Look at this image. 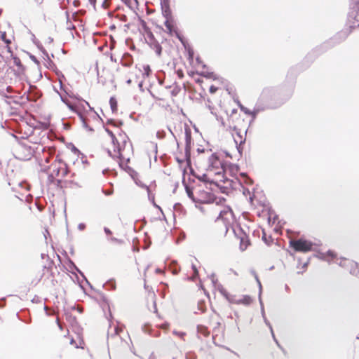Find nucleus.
<instances>
[{
  "mask_svg": "<svg viewBox=\"0 0 359 359\" xmlns=\"http://www.w3.org/2000/svg\"><path fill=\"white\" fill-rule=\"evenodd\" d=\"M43 0H29V4L31 6L35 7L41 5Z\"/></svg>",
  "mask_w": 359,
  "mask_h": 359,
  "instance_id": "25",
  "label": "nucleus"
},
{
  "mask_svg": "<svg viewBox=\"0 0 359 359\" xmlns=\"http://www.w3.org/2000/svg\"><path fill=\"white\" fill-rule=\"evenodd\" d=\"M201 180L221 187H224L227 181L224 175V167H221V170L217 168H206V171L202 175Z\"/></svg>",
  "mask_w": 359,
  "mask_h": 359,
  "instance_id": "5",
  "label": "nucleus"
},
{
  "mask_svg": "<svg viewBox=\"0 0 359 359\" xmlns=\"http://www.w3.org/2000/svg\"><path fill=\"white\" fill-rule=\"evenodd\" d=\"M88 2L93 6L94 8L96 7V0H88Z\"/></svg>",
  "mask_w": 359,
  "mask_h": 359,
  "instance_id": "30",
  "label": "nucleus"
},
{
  "mask_svg": "<svg viewBox=\"0 0 359 359\" xmlns=\"http://www.w3.org/2000/svg\"><path fill=\"white\" fill-rule=\"evenodd\" d=\"M18 62H16V64L20 63V59H18Z\"/></svg>",
  "mask_w": 359,
  "mask_h": 359,
  "instance_id": "39",
  "label": "nucleus"
},
{
  "mask_svg": "<svg viewBox=\"0 0 359 359\" xmlns=\"http://www.w3.org/2000/svg\"><path fill=\"white\" fill-rule=\"evenodd\" d=\"M111 107L113 110H114L116 108V103L115 101H114L113 99H111L110 100Z\"/></svg>",
  "mask_w": 359,
  "mask_h": 359,
  "instance_id": "28",
  "label": "nucleus"
},
{
  "mask_svg": "<svg viewBox=\"0 0 359 359\" xmlns=\"http://www.w3.org/2000/svg\"><path fill=\"white\" fill-rule=\"evenodd\" d=\"M18 62H16V64L20 63V59H18Z\"/></svg>",
  "mask_w": 359,
  "mask_h": 359,
  "instance_id": "40",
  "label": "nucleus"
},
{
  "mask_svg": "<svg viewBox=\"0 0 359 359\" xmlns=\"http://www.w3.org/2000/svg\"><path fill=\"white\" fill-rule=\"evenodd\" d=\"M112 240H114V241H118L119 243H121V241H118V240H117L116 238H112Z\"/></svg>",
  "mask_w": 359,
  "mask_h": 359,
  "instance_id": "38",
  "label": "nucleus"
},
{
  "mask_svg": "<svg viewBox=\"0 0 359 359\" xmlns=\"http://www.w3.org/2000/svg\"><path fill=\"white\" fill-rule=\"evenodd\" d=\"M106 131L109 135L114 146L112 156L122 162L129 161L130 154L132 151V144L127 135L118 129L115 133L109 129H107Z\"/></svg>",
  "mask_w": 359,
  "mask_h": 359,
  "instance_id": "2",
  "label": "nucleus"
},
{
  "mask_svg": "<svg viewBox=\"0 0 359 359\" xmlns=\"http://www.w3.org/2000/svg\"><path fill=\"white\" fill-rule=\"evenodd\" d=\"M104 232L109 236L112 234L111 231L108 228H104Z\"/></svg>",
  "mask_w": 359,
  "mask_h": 359,
  "instance_id": "32",
  "label": "nucleus"
},
{
  "mask_svg": "<svg viewBox=\"0 0 359 359\" xmlns=\"http://www.w3.org/2000/svg\"><path fill=\"white\" fill-rule=\"evenodd\" d=\"M156 272H157V273H161V272H162V271H161V269H156Z\"/></svg>",
  "mask_w": 359,
  "mask_h": 359,
  "instance_id": "37",
  "label": "nucleus"
},
{
  "mask_svg": "<svg viewBox=\"0 0 359 359\" xmlns=\"http://www.w3.org/2000/svg\"><path fill=\"white\" fill-rule=\"evenodd\" d=\"M221 167H223L222 161L216 154H211L208 160L207 168H217L221 170Z\"/></svg>",
  "mask_w": 359,
  "mask_h": 359,
  "instance_id": "13",
  "label": "nucleus"
},
{
  "mask_svg": "<svg viewBox=\"0 0 359 359\" xmlns=\"http://www.w3.org/2000/svg\"><path fill=\"white\" fill-rule=\"evenodd\" d=\"M175 158L184 170H186L188 167H190L191 157L188 147L185 148L184 154H177Z\"/></svg>",
  "mask_w": 359,
  "mask_h": 359,
  "instance_id": "10",
  "label": "nucleus"
},
{
  "mask_svg": "<svg viewBox=\"0 0 359 359\" xmlns=\"http://www.w3.org/2000/svg\"><path fill=\"white\" fill-rule=\"evenodd\" d=\"M112 0H104L102 4V7L104 9H107L110 7Z\"/></svg>",
  "mask_w": 359,
  "mask_h": 359,
  "instance_id": "26",
  "label": "nucleus"
},
{
  "mask_svg": "<svg viewBox=\"0 0 359 359\" xmlns=\"http://www.w3.org/2000/svg\"><path fill=\"white\" fill-rule=\"evenodd\" d=\"M165 91L169 95V98H173L177 96L180 92L181 91V88L176 83H174L172 85L166 86Z\"/></svg>",
  "mask_w": 359,
  "mask_h": 359,
  "instance_id": "16",
  "label": "nucleus"
},
{
  "mask_svg": "<svg viewBox=\"0 0 359 359\" xmlns=\"http://www.w3.org/2000/svg\"><path fill=\"white\" fill-rule=\"evenodd\" d=\"M56 322H57V324L60 330H62L63 327H62V324L60 323V320H59L58 318H57Z\"/></svg>",
  "mask_w": 359,
  "mask_h": 359,
  "instance_id": "31",
  "label": "nucleus"
},
{
  "mask_svg": "<svg viewBox=\"0 0 359 359\" xmlns=\"http://www.w3.org/2000/svg\"><path fill=\"white\" fill-rule=\"evenodd\" d=\"M210 78H212L215 81V84L209 85V92L210 94H215L217 92H222L224 87V82L222 79L216 78L215 75L211 74Z\"/></svg>",
  "mask_w": 359,
  "mask_h": 359,
  "instance_id": "12",
  "label": "nucleus"
},
{
  "mask_svg": "<svg viewBox=\"0 0 359 359\" xmlns=\"http://www.w3.org/2000/svg\"><path fill=\"white\" fill-rule=\"evenodd\" d=\"M209 108H210V109L211 110V113H212V114L217 115V113H216L215 111H214V109H213V108H212L210 105H209Z\"/></svg>",
  "mask_w": 359,
  "mask_h": 359,
  "instance_id": "35",
  "label": "nucleus"
},
{
  "mask_svg": "<svg viewBox=\"0 0 359 359\" xmlns=\"http://www.w3.org/2000/svg\"><path fill=\"white\" fill-rule=\"evenodd\" d=\"M314 244L313 242L304 238L297 240L290 239L289 246L294 250V252L307 253L313 249Z\"/></svg>",
  "mask_w": 359,
  "mask_h": 359,
  "instance_id": "7",
  "label": "nucleus"
},
{
  "mask_svg": "<svg viewBox=\"0 0 359 359\" xmlns=\"http://www.w3.org/2000/svg\"><path fill=\"white\" fill-rule=\"evenodd\" d=\"M177 74L179 79H182L184 76L183 72L181 69H179L177 71Z\"/></svg>",
  "mask_w": 359,
  "mask_h": 359,
  "instance_id": "29",
  "label": "nucleus"
},
{
  "mask_svg": "<svg viewBox=\"0 0 359 359\" xmlns=\"http://www.w3.org/2000/svg\"><path fill=\"white\" fill-rule=\"evenodd\" d=\"M153 97L158 100H166L169 99V95L165 91V88H161V89H158L156 90L153 94Z\"/></svg>",
  "mask_w": 359,
  "mask_h": 359,
  "instance_id": "17",
  "label": "nucleus"
},
{
  "mask_svg": "<svg viewBox=\"0 0 359 359\" xmlns=\"http://www.w3.org/2000/svg\"><path fill=\"white\" fill-rule=\"evenodd\" d=\"M233 212L229 208H224L210 226V234L213 240L221 241L225 238L229 226L233 222Z\"/></svg>",
  "mask_w": 359,
  "mask_h": 359,
  "instance_id": "3",
  "label": "nucleus"
},
{
  "mask_svg": "<svg viewBox=\"0 0 359 359\" xmlns=\"http://www.w3.org/2000/svg\"><path fill=\"white\" fill-rule=\"evenodd\" d=\"M70 344L72 346H74L76 348H79V347H81V344H83V341H81L79 344H78L74 339H71Z\"/></svg>",
  "mask_w": 359,
  "mask_h": 359,
  "instance_id": "27",
  "label": "nucleus"
},
{
  "mask_svg": "<svg viewBox=\"0 0 359 359\" xmlns=\"http://www.w3.org/2000/svg\"><path fill=\"white\" fill-rule=\"evenodd\" d=\"M128 7L133 8L137 6V0H121Z\"/></svg>",
  "mask_w": 359,
  "mask_h": 359,
  "instance_id": "22",
  "label": "nucleus"
},
{
  "mask_svg": "<svg viewBox=\"0 0 359 359\" xmlns=\"http://www.w3.org/2000/svg\"><path fill=\"white\" fill-rule=\"evenodd\" d=\"M337 261H339L338 264L342 267H348L350 266V273H354V270L358 267L357 263L355 262L345 258L337 259Z\"/></svg>",
  "mask_w": 359,
  "mask_h": 359,
  "instance_id": "14",
  "label": "nucleus"
},
{
  "mask_svg": "<svg viewBox=\"0 0 359 359\" xmlns=\"http://www.w3.org/2000/svg\"><path fill=\"white\" fill-rule=\"evenodd\" d=\"M161 4L163 15L165 17V18H170L171 10L169 5V1L162 0Z\"/></svg>",
  "mask_w": 359,
  "mask_h": 359,
  "instance_id": "18",
  "label": "nucleus"
},
{
  "mask_svg": "<svg viewBox=\"0 0 359 359\" xmlns=\"http://www.w3.org/2000/svg\"><path fill=\"white\" fill-rule=\"evenodd\" d=\"M55 149L53 147H49L48 148V151H49V154H53L55 152Z\"/></svg>",
  "mask_w": 359,
  "mask_h": 359,
  "instance_id": "33",
  "label": "nucleus"
},
{
  "mask_svg": "<svg viewBox=\"0 0 359 359\" xmlns=\"http://www.w3.org/2000/svg\"><path fill=\"white\" fill-rule=\"evenodd\" d=\"M6 32L0 34V55L6 59L13 56V52L10 46L11 40L6 37Z\"/></svg>",
  "mask_w": 359,
  "mask_h": 359,
  "instance_id": "8",
  "label": "nucleus"
},
{
  "mask_svg": "<svg viewBox=\"0 0 359 359\" xmlns=\"http://www.w3.org/2000/svg\"><path fill=\"white\" fill-rule=\"evenodd\" d=\"M196 196H194L193 193L189 192V196L191 197L194 200H196L198 203L206 204L205 207H201V210H206L210 212H215L216 213L218 212L217 209V205L213 203L214 196L213 195L205 190L198 189L195 193Z\"/></svg>",
  "mask_w": 359,
  "mask_h": 359,
  "instance_id": "6",
  "label": "nucleus"
},
{
  "mask_svg": "<svg viewBox=\"0 0 359 359\" xmlns=\"http://www.w3.org/2000/svg\"><path fill=\"white\" fill-rule=\"evenodd\" d=\"M196 82H197V83H203V81L202 79H198L196 80Z\"/></svg>",
  "mask_w": 359,
  "mask_h": 359,
  "instance_id": "36",
  "label": "nucleus"
},
{
  "mask_svg": "<svg viewBox=\"0 0 359 359\" xmlns=\"http://www.w3.org/2000/svg\"><path fill=\"white\" fill-rule=\"evenodd\" d=\"M151 73V70L150 69L149 65H146L142 66V74L144 76H149Z\"/></svg>",
  "mask_w": 359,
  "mask_h": 359,
  "instance_id": "23",
  "label": "nucleus"
},
{
  "mask_svg": "<svg viewBox=\"0 0 359 359\" xmlns=\"http://www.w3.org/2000/svg\"><path fill=\"white\" fill-rule=\"evenodd\" d=\"M252 302V298L249 295H245L242 298L235 300L234 303L238 304L250 305Z\"/></svg>",
  "mask_w": 359,
  "mask_h": 359,
  "instance_id": "19",
  "label": "nucleus"
},
{
  "mask_svg": "<svg viewBox=\"0 0 359 359\" xmlns=\"http://www.w3.org/2000/svg\"><path fill=\"white\" fill-rule=\"evenodd\" d=\"M18 62H16V64L20 63V59H18Z\"/></svg>",
  "mask_w": 359,
  "mask_h": 359,
  "instance_id": "41",
  "label": "nucleus"
},
{
  "mask_svg": "<svg viewBox=\"0 0 359 359\" xmlns=\"http://www.w3.org/2000/svg\"><path fill=\"white\" fill-rule=\"evenodd\" d=\"M133 24L137 27L140 34L143 36L147 35L148 36H152V32L149 27L147 26V22L141 18L137 17L135 18L134 20Z\"/></svg>",
  "mask_w": 359,
  "mask_h": 359,
  "instance_id": "11",
  "label": "nucleus"
},
{
  "mask_svg": "<svg viewBox=\"0 0 359 359\" xmlns=\"http://www.w3.org/2000/svg\"><path fill=\"white\" fill-rule=\"evenodd\" d=\"M165 27L170 35H176V36H177L180 39H181L180 36H179L177 29L175 27L171 18H166V20L165 22Z\"/></svg>",
  "mask_w": 359,
  "mask_h": 359,
  "instance_id": "15",
  "label": "nucleus"
},
{
  "mask_svg": "<svg viewBox=\"0 0 359 359\" xmlns=\"http://www.w3.org/2000/svg\"><path fill=\"white\" fill-rule=\"evenodd\" d=\"M262 240L267 245H271L274 243V239L271 236H267L264 231H263Z\"/></svg>",
  "mask_w": 359,
  "mask_h": 359,
  "instance_id": "21",
  "label": "nucleus"
},
{
  "mask_svg": "<svg viewBox=\"0 0 359 359\" xmlns=\"http://www.w3.org/2000/svg\"><path fill=\"white\" fill-rule=\"evenodd\" d=\"M192 269L194 270V275H197L198 274V271H197V269L195 266H192Z\"/></svg>",
  "mask_w": 359,
  "mask_h": 359,
  "instance_id": "34",
  "label": "nucleus"
},
{
  "mask_svg": "<svg viewBox=\"0 0 359 359\" xmlns=\"http://www.w3.org/2000/svg\"><path fill=\"white\" fill-rule=\"evenodd\" d=\"M69 173V168L66 163L59 159L55 160L50 165L49 178L54 182L56 180L57 184L62 187V179Z\"/></svg>",
  "mask_w": 359,
  "mask_h": 359,
  "instance_id": "4",
  "label": "nucleus"
},
{
  "mask_svg": "<svg viewBox=\"0 0 359 359\" xmlns=\"http://www.w3.org/2000/svg\"><path fill=\"white\" fill-rule=\"evenodd\" d=\"M235 241L239 245L241 251L245 250L251 245L248 235L241 229L234 230Z\"/></svg>",
  "mask_w": 359,
  "mask_h": 359,
  "instance_id": "9",
  "label": "nucleus"
},
{
  "mask_svg": "<svg viewBox=\"0 0 359 359\" xmlns=\"http://www.w3.org/2000/svg\"><path fill=\"white\" fill-rule=\"evenodd\" d=\"M226 156H229L231 158V156H230L227 152L226 153Z\"/></svg>",
  "mask_w": 359,
  "mask_h": 359,
  "instance_id": "42",
  "label": "nucleus"
},
{
  "mask_svg": "<svg viewBox=\"0 0 359 359\" xmlns=\"http://www.w3.org/2000/svg\"><path fill=\"white\" fill-rule=\"evenodd\" d=\"M198 333L201 336H203L205 337H207L210 335V331L208 330V327L204 325H198L197 327Z\"/></svg>",
  "mask_w": 359,
  "mask_h": 359,
  "instance_id": "20",
  "label": "nucleus"
},
{
  "mask_svg": "<svg viewBox=\"0 0 359 359\" xmlns=\"http://www.w3.org/2000/svg\"><path fill=\"white\" fill-rule=\"evenodd\" d=\"M249 114L250 113L247 111L241 112L238 111L237 109H233L229 114L227 113V118L223 122V124L231 130L236 150L241 156L246 140Z\"/></svg>",
  "mask_w": 359,
  "mask_h": 359,
  "instance_id": "1",
  "label": "nucleus"
},
{
  "mask_svg": "<svg viewBox=\"0 0 359 359\" xmlns=\"http://www.w3.org/2000/svg\"><path fill=\"white\" fill-rule=\"evenodd\" d=\"M325 256L327 257L328 261L333 260L337 257L336 253L331 250H328L326 252Z\"/></svg>",
  "mask_w": 359,
  "mask_h": 359,
  "instance_id": "24",
  "label": "nucleus"
}]
</instances>
